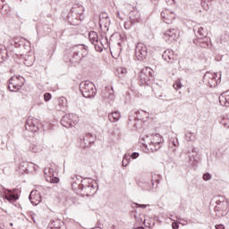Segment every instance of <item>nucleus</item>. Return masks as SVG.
<instances>
[{
    "label": "nucleus",
    "instance_id": "2f4dec72",
    "mask_svg": "<svg viewBox=\"0 0 229 229\" xmlns=\"http://www.w3.org/2000/svg\"><path fill=\"white\" fill-rule=\"evenodd\" d=\"M131 158L135 160V158H139V153L138 152H133L131 155H130Z\"/></svg>",
    "mask_w": 229,
    "mask_h": 229
},
{
    "label": "nucleus",
    "instance_id": "aec40b11",
    "mask_svg": "<svg viewBox=\"0 0 229 229\" xmlns=\"http://www.w3.org/2000/svg\"><path fill=\"white\" fill-rule=\"evenodd\" d=\"M108 119L111 123H116V121H119V119H121V113L117 111L111 113L108 115Z\"/></svg>",
    "mask_w": 229,
    "mask_h": 229
},
{
    "label": "nucleus",
    "instance_id": "423d86ee",
    "mask_svg": "<svg viewBox=\"0 0 229 229\" xmlns=\"http://www.w3.org/2000/svg\"><path fill=\"white\" fill-rule=\"evenodd\" d=\"M163 38L167 44H173V42H176L180 38V30L178 28L168 29L164 32Z\"/></svg>",
    "mask_w": 229,
    "mask_h": 229
},
{
    "label": "nucleus",
    "instance_id": "20e7f679",
    "mask_svg": "<svg viewBox=\"0 0 229 229\" xmlns=\"http://www.w3.org/2000/svg\"><path fill=\"white\" fill-rule=\"evenodd\" d=\"M89 38L91 44H94L96 51H98V53H101L103 51L104 47H106V38H101L99 39V37L98 36V32L96 31H90L89 34Z\"/></svg>",
    "mask_w": 229,
    "mask_h": 229
},
{
    "label": "nucleus",
    "instance_id": "4468645a",
    "mask_svg": "<svg viewBox=\"0 0 229 229\" xmlns=\"http://www.w3.org/2000/svg\"><path fill=\"white\" fill-rule=\"evenodd\" d=\"M162 58L165 60V62H167L168 64L174 62V59L176 58V55H174V51L171 49H166L163 55Z\"/></svg>",
    "mask_w": 229,
    "mask_h": 229
},
{
    "label": "nucleus",
    "instance_id": "f257e3e1",
    "mask_svg": "<svg viewBox=\"0 0 229 229\" xmlns=\"http://www.w3.org/2000/svg\"><path fill=\"white\" fill-rule=\"evenodd\" d=\"M72 187L77 192L81 191L82 196H89L98 191V182L93 179H84L80 184L73 182Z\"/></svg>",
    "mask_w": 229,
    "mask_h": 229
},
{
    "label": "nucleus",
    "instance_id": "ea45409f",
    "mask_svg": "<svg viewBox=\"0 0 229 229\" xmlns=\"http://www.w3.org/2000/svg\"><path fill=\"white\" fill-rule=\"evenodd\" d=\"M85 55H79V58H77V61H80L81 60V58H83Z\"/></svg>",
    "mask_w": 229,
    "mask_h": 229
},
{
    "label": "nucleus",
    "instance_id": "cd10ccee",
    "mask_svg": "<svg viewBox=\"0 0 229 229\" xmlns=\"http://www.w3.org/2000/svg\"><path fill=\"white\" fill-rule=\"evenodd\" d=\"M198 33L199 37H207V33L205 32V29H203V27L199 28Z\"/></svg>",
    "mask_w": 229,
    "mask_h": 229
},
{
    "label": "nucleus",
    "instance_id": "f03ea898",
    "mask_svg": "<svg viewBox=\"0 0 229 229\" xmlns=\"http://www.w3.org/2000/svg\"><path fill=\"white\" fill-rule=\"evenodd\" d=\"M142 144L144 147L148 148L151 151H158L162 148V142H164V138L158 134H151L150 136H144L142 139Z\"/></svg>",
    "mask_w": 229,
    "mask_h": 229
},
{
    "label": "nucleus",
    "instance_id": "a211bd4d",
    "mask_svg": "<svg viewBox=\"0 0 229 229\" xmlns=\"http://www.w3.org/2000/svg\"><path fill=\"white\" fill-rule=\"evenodd\" d=\"M4 194L5 195V199H7V201L12 202V201H17V199H19V197L13 194L10 190L4 189Z\"/></svg>",
    "mask_w": 229,
    "mask_h": 229
},
{
    "label": "nucleus",
    "instance_id": "7c9ffc66",
    "mask_svg": "<svg viewBox=\"0 0 229 229\" xmlns=\"http://www.w3.org/2000/svg\"><path fill=\"white\" fill-rule=\"evenodd\" d=\"M44 99H45V101H49L51 99V94L50 93H46L44 95Z\"/></svg>",
    "mask_w": 229,
    "mask_h": 229
},
{
    "label": "nucleus",
    "instance_id": "c85d7f7f",
    "mask_svg": "<svg viewBox=\"0 0 229 229\" xmlns=\"http://www.w3.org/2000/svg\"><path fill=\"white\" fill-rule=\"evenodd\" d=\"M174 89L175 90H179V89H182V82L180 80L176 81V82L174 84Z\"/></svg>",
    "mask_w": 229,
    "mask_h": 229
},
{
    "label": "nucleus",
    "instance_id": "393cba45",
    "mask_svg": "<svg viewBox=\"0 0 229 229\" xmlns=\"http://www.w3.org/2000/svg\"><path fill=\"white\" fill-rule=\"evenodd\" d=\"M195 137H196V135L192 132L186 133V140L188 142H191V140H194Z\"/></svg>",
    "mask_w": 229,
    "mask_h": 229
},
{
    "label": "nucleus",
    "instance_id": "72a5a7b5",
    "mask_svg": "<svg viewBox=\"0 0 229 229\" xmlns=\"http://www.w3.org/2000/svg\"><path fill=\"white\" fill-rule=\"evenodd\" d=\"M136 205L140 208H148V207H149V205H146V204H136Z\"/></svg>",
    "mask_w": 229,
    "mask_h": 229
},
{
    "label": "nucleus",
    "instance_id": "b1692460",
    "mask_svg": "<svg viewBox=\"0 0 229 229\" xmlns=\"http://www.w3.org/2000/svg\"><path fill=\"white\" fill-rule=\"evenodd\" d=\"M221 124L225 126V128H229V118L228 116H224L221 121Z\"/></svg>",
    "mask_w": 229,
    "mask_h": 229
},
{
    "label": "nucleus",
    "instance_id": "9b49d317",
    "mask_svg": "<svg viewBox=\"0 0 229 229\" xmlns=\"http://www.w3.org/2000/svg\"><path fill=\"white\" fill-rule=\"evenodd\" d=\"M161 17L165 24H171L176 19V14L169 9H165L161 13Z\"/></svg>",
    "mask_w": 229,
    "mask_h": 229
},
{
    "label": "nucleus",
    "instance_id": "4be33fe9",
    "mask_svg": "<svg viewBox=\"0 0 229 229\" xmlns=\"http://www.w3.org/2000/svg\"><path fill=\"white\" fill-rule=\"evenodd\" d=\"M111 91L114 92V89L111 88ZM113 92H110L107 98V99H109L108 100L109 105H112V103H114V100L115 99V95H114Z\"/></svg>",
    "mask_w": 229,
    "mask_h": 229
},
{
    "label": "nucleus",
    "instance_id": "58836bf2",
    "mask_svg": "<svg viewBox=\"0 0 229 229\" xmlns=\"http://www.w3.org/2000/svg\"><path fill=\"white\" fill-rule=\"evenodd\" d=\"M81 53H84V55H87V49L85 47L81 48Z\"/></svg>",
    "mask_w": 229,
    "mask_h": 229
},
{
    "label": "nucleus",
    "instance_id": "bb28decb",
    "mask_svg": "<svg viewBox=\"0 0 229 229\" xmlns=\"http://www.w3.org/2000/svg\"><path fill=\"white\" fill-rule=\"evenodd\" d=\"M47 182H50V183H58L60 182V179L57 177H49V179H47Z\"/></svg>",
    "mask_w": 229,
    "mask_h": 229
},
{
    "label": "nucleus",
    "instance_id": "dca6fc26",
    "mask_svg": "<svg viewBox=\"0 0 229 229\" xmlns=\"http://www.w3.org/2000/svg\"><path fill=\"white\" fill-rule=\"evenodd\" d=\"M219 103L222 106H229V90L219 96Z\"/></svg>",
    "mask_w": 229,
    "mask_h": 229
},
{
    "label": "nucleus",
    "instance_id": "1a4fd4ad",
    "mask_svg": "<svg viewBox=\"0 0 229 229\" xmlns=\"http://www.w3.org/2000/svg\"><path fill=\"white\" fill-rule=\"evenodd\" d=\"M38 126H40V123H38V119L30 116L27 119L25 129L27 131L35 133L38 130Z\"/></svg>",
    "mask_w": 229,
    "mask_h": 229
},
{
    "label": "nucleus",
    "instance_id": "f704fd0d",
    "mask_svg": "<svg viewBox=\"0 0 229 229\" xmlns=\"http://www.w3.org/2000/svg\"><path fill=\"white\" fill-rule=\"evenodd\" d=\"M86 139H94V135H92V133L89 132L86 134Z\"/></svg>",
    "mask_w": 229,
    "mask_h": 229
},
{
    "label": "nucleus",
    "instance_id": "f8f14e48",
    "mask_svg": "<svg viewBox=\"0 0 229 229\" xmlns=\"http://www.w3.org/2000/svg\"><path fill=\"white\" fill-rule=\"evenodd\" d=\"M30 201L32 205L37 207L42 201V196L40 195V192L38 191L34 190L30 192L29 196Z\"/></svg>",
    "mask_w": 229,
    "mask_h": 229
},
{
    "label": "nucleus",
    "instance_id": "2eb2a0df",
    "mask_svg": "<svg viewBox=\"0 0 229 229\" xmlns=\"http://www.w3.org/2000/svg\"><path fill=\"white\" fill-rule=\"evenodd\" d=\"M99 25L100 28H108L110 26V18H108V14L102 13L99 18Z\"/></svg>",
    "mask_w": 229,
    "mask_h": 229
},
{
    "label": "nucleus",
    "instance_id": "c756f323",
    "mask_svg": "<svg viewBox=\"0 0 229 229\" xmlns=\"http://www.w3.org/2000/svg\"><path fill=\"white\" fill-rule=\"evenodd\" d=\"M212 179V175H210V174L206 173L203 174V180H205V182H208V180Z\"/></svg>",
    "mask_w": 229,
    "mask_h": 229
},
{
    "label": "nucleus",
    "instance_id": "c03bdc74",
    "mask_svg": "<svg viewBox=\"0 0 229 229\" xmlns=\"http://www.w3.org/2000/svg\"><path fill=\"white\" fill-rule=\"evenodd\" d=\"M78 55H79V54H75V55H73V57L76 58V56H78Z\"/></svg>",
    "mask_w": 229,
    "mask_h": 229
},
{
    "label": "nucleus",
    "instance_id": "f3484780",
    "mask_svg": "<svg viewBox=\"0 0 229 229\" xmlns=\"http://www.w3.org/2000/svg\"><path fill=\"white\" fill-rule=\"evenodd\" d=\"M44 150V145L40 143H31L29 147V151L31 153H41Z\"/></svg>",
    "mask_w": 229,
    "mask_h": 229
},
{
    "label": "nucleus",
    "instance_id": "4c0bfd02",
    "mask_svg": "<svg viewBox=\"0 0 229 229\" xmlns=\"http://www.w3.org/2000/svg\"><path fill=\"white\" fill-rule=\"evenodd\" d=\"M217 78H218L217 83H221V81H219V80H221V73H217Z\"/></svg>",
    "mask_w": 229,
    "mask_h": 229
},
{
    "label": "nucleus",
    "instance_id": "6e6552de",
    "mask_svg": "<svg viewBox=\"0 0 229 229\" xmlns=\"http://www.w3.org/2000/svg\"><path fill=\"white\" fill-rule=\"evenodd\" d=\"M135 56L137 60H146L148 57V47L143 43H138L135 49Z\"/></svg>",
    "mask_w": 229,
    "mask_h": 229
},
{
    "label": "nucleus",
    "instance_id": "39448f33",
    "mask_svg": "<svg viewBox=\"0 0 229 229\" xmlns=\"http://www.w3.org/2000/svg\"><path fill=\"white\" fill-rule=\"evenodd\" d=\"M80 123V116L76 114H68L63 116L61 124L64 128H72Z\"/></svg>",
    "mask_w": 229,
    "mask_h": 229
},
{
    "label": "nucleus",
    "instance_id": "a19ab883",
    "mask_svg": "<svg viewBox=\"0 0 229 229\" xmlns=\"http://www.w3.org/2000/svg\"><path fill=\"white\" fill-rule=\"evenodd\" d=\"M225 208H228V202H224Z\"/></svg>",
    "mask_w": 229,
    "mask_h": 229
},
{
    "label": "nucleus",
    "instance_id": "79ce46f5",
    "mask_svg": "<svg viewBox=\"0 0 229 229\" xmlns=\"http://www.w3.org/2000/svg\"><path fill=\"white\" fill-rule=\"evenodd\" d=\"M168 2H172V3H174V0H166Z\"/></svg>",
    "mask_w": 229,
    "mask_h": 229
},
{
    "label": "nucleus",
    "instance_id": "412c9836",
    "mask_svg": "<svg viewBox=\"0 0 229 229\" xmlns=\"http://www.w3.org/2000/svg\"><path fill=\"white\" fill-rule=\"evenodd\" d=\"M131 160V156H130V154H125L122 161V165L123 167H128V165L130 164Z\"/></svg>",
    "mask_w": 229,
    "mask_h": 229
},
{
    "label": "nucleus",
    "instance_id": "37998d69",
    "mask_svg": "<svg viewBox=\"0 0 229 229\" xmlns=\"http://www.w3.org/2000/svg\"><path fill=\"white\" fill-rule=\"evenodd\" d=\"M134 229H144V227H137V228H134Z\"/></svg>",
    "mask_w": 229,
    "mask_h": 229
},
{
    "label": "nucleus",
    "instance_id": "7ed1b4c3",
    "mask_svg": "<svg viewBox=\"0 0 229 229\" xmlns=\"http://www.w3.org/2000/svg\"><path fill=\"white\" fill-rule=\"evenodd\" d=\"M80 89L83 96V98H94L96 96L98 90L96 89V86L91 81H86L80 84Z\"/></svg>",
    "mask_w": 229,
    "mask_h": 229
},
{
    "label": "nucleus",
    "instance_id": "6ab92c4d",
    "mask_svg": "<svg viewBox=\"0 0 229 229\" xmlns=\"http://www.w3.org/2000/svg\"><path fill=\"white\" fill-rule=\"evenodd\" d=\"M130 19L132 24H135V22H140V13L139 11L132 12Z\"/></svg>",
    "mask_w": 229,
    "mask_h": 229
},
{
    "label": "nucleus",
    "instance_id": "a878e982",
    "mask_svg": "<svg viewBox=\"0 0 229 229\" xmlns=\"http://www.w3.org/2000/svg\"><path fill=\"white\" fill-rule=\"evenodd\" d=\"M45 174L49 176V178H52L53 176H55V171L53 170V168L46 169L45 170Z\"/></svg>",
    "mask_w": 229,
    "mask_h": 229
},
{
    "label": "nucleus",
    "instance_id": "0eeeda50",
    "mask_svg": "<svg viewBox=\"0 0 229 229\" xmlns=\"http://www.w3.org/2000/svg\"><path fill=\"white\" fill-rule=\"evenodd\" d=\"M24 85V78L21 76H13L9 80L8 89L11 92H17L22 89Z\"/></svg>",
    "mask_w": 229,
    "mask_h": 229
},
{
    "label": "nucleus",
    "instance_id": "ddd939ff",
    "mask_svg": "<svg viewBox=\"0 0 229 229\" xmlns=\"http://www.w3.org/2000/svg\"><path fill=\"white\" fill-rule=\"evenodd\" d=\"M152 69L150 67H145L141 70V73L140 75V80H142L143 81H151V78H153V72H152Z\"/></svg>",
    "mask_w": 229,
    "mask_h": 229
},
{
    "label": "nucleus",
    "instance_id": "5701e85b",
    "mask_svg": "<svg viewBox=\"0 0 229 229\" xmlns=\"http://www.w3.org/2000/svg\"><path fill=\"white\" fill-rule=\"evenodd\" d=\"M117 72L118 74H120V76L124 77V75L128 72V70H126V68H123V67H119L117 68Z\"/></svg>",
    "mask_w": 229,
    "mask_h": 229
},
{
    "label": "nucleus",
    "instance_id": "e433bc0d",
    "mask_svg": "<svg viewBox=\"0 0 229 229\" xmlns=\"http://www.w3.org/2000/svg\"><path fill=\"white\" fill-rule=\"evenodd\" d=\"M117 17L120 19V21H123V16H121V13L117 12Z\"/></svg>",
    "mask_w": 229,
    "mask_h": 229
},
{
    "label": "nucleus",
    "instance_id": "c9c22d12",
    "mask_svg": "<svg viewBox=\"0 0 229 229\" xmlns=\"http://www.w3.org/2000/svg\"><path fill=\"white\" fill-rule=\"evenodd\" d=\"M216 229H225V225H216Z\"/></svg>",
    "mask_w": 229,
    "mask_h": 229
},
{
    "label": "nucleus",
    "instance_id": "473e14b6",
    "mask_svg": "<svg viewBox=\"0 0 229 229\" xmlns=\"http://www.w3.org/2000/svg\"><path fill=\"white\" fill-rule=\"evenodd\" d=\"M172 228H173V229H178V228H180V225H178L177 222H174V223L172 224Z\"/></svg>",
    "mask_w": 229,
    "mask_h": 229
},
{
    "label": "nucleus",
    "instance_id": "9d476101",
    "mask_svg": "<svg viewBox=\"0 0 229 229\" xmlns=\"http://www.w3.org/2000/svg\"><path fill=\"white\" fill-rule=\"evenodd\" d=\"M203 79L210 89H214L219 81V80H217V73L206 72Z\"/></svg>",
    "mask_w": 229,
    "mask_h": 229
}]
</instances>
